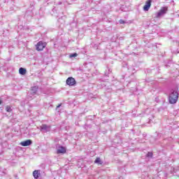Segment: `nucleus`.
I'll list each match as a JSON object with an SVG mask.
<instances>
[{"mask_svg":"<svg viewBox=\"0 0 179 179\" xmlns=\"http://www.w3.org/2000/svg\"><path fill=\"white\" fill-rule=\"evenodd\" d=\"M26 72H27L26 69H24L23 67L20 68V69H19L20 75H26Z\"/></svg>","mask_w":179,"mask_h":179,"instance_id":"12","label":"nucleus"},{"mask_svg":"<svg viewBox=\"0 0 179 179\" xmlns=\"http://www.w3.org/2000/svg\"><path fill=\"white\" fill-rule=\"evenodd\" d=\"M150 122H152L151 120H149L148 124H150Z\"/></svg>","mask_w":179,"mask_h":179,"instance_id":"21","label":"nucleus"},{"mask_svg":"<svg viewBox=\"0 0 179 179\" xmlns=\"http://www.w3.org/2000/svg\"><path fill=\"white\" fill-rule=\"evenodd\" d=\"M146 157L152 158V157H153V152H148L146 154Z\"/></svg>","mask_w":179,"mask_h":179,"instance_id":"14","label":"nucleus"},{"mask_svg":"<svg viewBox=\"0 0 179 179\" xmlns=\"http://www.w3.org/2000/svg\"><path fill=\"white\" fill-rule=\"evenodd\" d=\"M0 104H1V101H0Z\"/></svg>","mask_w":179,"mask_h":179,"instance_id":"26","label":"nucleus"},{"mask_svg":"<svg viewBox=\"0 0 179 179\" xmlns=\"http://www.w3.org/2000/svg\"><path fill=\"white\" fill-rule=\"evenodd\" d=\"M167 10H169L168 7H162L158 13H155V17L159 19V17H162V16H164L167 13Z\"/></svg>","mask_w":179,"mask_h":179,"instance_id":"2","label":"nucleus"},{"mask_svg":"<svg viewBox=\"0 0 179 179\" xmlns=\"http://www.w3.org/2000/svg\"><path fill=\"white\" fill-rule=\"evenodd\" d=\"M44 48H45V44L43 43L42 41H39L36 44V50H37V51H43V50H44Z\"/></svg>","mask_w":179,"mask_h":179,"instance_id":"6","label":"nucleus"},{"mask_svg":"<svg viewBox=\"0 0 179 179\" xmlns=\"http://www.w3.org/2000/svg\"><path fill=\"white\" fill-rule=\"evenodd\" d=\"M119 23H120V24H125V21L123 20H119Z\"/></svg>","mask_w":179,"mask_h":179,"instance_id":"17","label":"nucleus"},{"mask_svg":"<svg viewBox=\"0 0 179 179\" xmlns=\"http://www.w3.org/2000/svg\"><path fill=\"white\" fill-rule=\"evenodd\" d=\"M165 66H167V65H165Z\"/></svg>","mask_w":179,"mask_h":179,"instance_id":"25","label":"nucleus"},{"mask_svg":"<svg viewBox=\"0 0 179 179\" xmlns=\"http://www.w3.org/2000/svg\"><path fill=\"white\" fill-rule=\"evenodd\" d=\"M57 155H59L61 153L64 154V153H66V148H65V147L64 146H59L58 149L57 150Z\"/></svg>","mask_w":179,"mask_h":179,"instance_id":"8","label":"nucleus"},{"mask_svg":"<svg viewBox=\"0 0 179 179\" xmlns=\"http://www.w3.org/2000/svg\"><path fill=\"white\" fill-rule=\"evenodd\" d=\"M178 86L171 90L169 96V101L170 104H176L178 101Z\"/></svg>","mask_w":179,"mask_h":179,"instance_id":"1","label":"nucleus"},{"mask_svg":"<svg viewBox=\"0 0 179 179\" xmlns=\"http://www.w3.org/2000/svg\"><path fill=\"white\" fill-rule=\"evenodd\" d=\"M62 104H59L57 106V108H59V107H61Z\"/></svg>","mask_w":179,"mask_h":179,"instance_id":"20","label":"nucleus"},{"mask_svg":"<svg viewBox=\"0 0 179 179\" xmlns=\"http://www.w3.org/2000/svg\"><path fill=\"white\" fill-rule=\"evenodd\" d=\"M110 73H111V71H110V69H108V73L106 72V73H105V76H108V75H110Z\"/></svg>","mask_w":179,"mask_h":179,"instance_id":"18","label":"nucleus"},{"mask_svg":"<svg viewBox=\"0 0 179 179\" xmlns=\"http://www.w3.org/2000/svg\"><path fill=\"white\" fill-rule=\"evenodd\" d=\"M61 3H61V2H59V5H61Z\"/></svg>","mask_w":179,"mask_h":179,"instance_id":"24","label":"nucleus"},{"mask_svg":"<svg viewBox=\"0 0 179 179\" xmlns=\"http://www.w3.org/2000/svg\"><path fill=\"white\" fill-rule=\"evenodd\" d=\"M108 92H111V89H109V90H108Z\"/></svg>","mask_w":179,"mask_h":179,"instance_id":"23","label":"nucleus"},{"mask_svg":"<svg viewBox=\"0 0 179 179\" xmlns=\"http://www.w3.org/2000/svg\"><path fill=\"white\" fill-rule=\"evenodd\" d=\"M150 6H152V0H148L145 2V6H143V10L145 12H148V10H149V9H150Z\"/></svg>","mask_w":179,"mask_h":179,"instance_id":"5","label":"nucleus"},{"mask_svg":"<svg viewBox=\"0 0 179 179\" xmlns=\"http://www.w3.org/2000/svg\"><path fill=\"white\" fill-rule=\"evenodd\" d=\"M95 164H103V161L100 159V157H97L94 161Z\"/></svg>","mask_w":179,"mask_h":179,"instance_id":"13","label":"nucleus"},{"mask_svg":"<svg viewBox=\"0 0 179 179\" xmlns=\"http://www.w3.org/2000/svg\"><path fill=\"white\" fill-rule=\"evenodd\" d=\"M40 173H41L40 170L34 171L33 172L34 178L35 179L40 178V176L41 175Z\"/></svg>","mask_w":179,"mask_h":179,"instance_id":"10","label":"nucleus"},{"mask_svg":"<svg viewBox=\"0 0 179 179\" xmlns=\"http://www.w3.org/2000/svg\"><path fill=\"white\" fill-rule=\"evenodd\" d=\"M167 10H169L168 7H162L158 13H155V17L159 19V17H162V16H164L167 13Z\"/></svg>","mask_w":179,"mask_h":179,"instance_id":"3","label":"nucleus"},{"mask_svg":"<svg viewBox=\"0 0 179 179\" xmlns=\"http://www.w3.org/2000/svg\"><path fill=\"white\" fill-rule=\"evenodd\" d=\"M78 55V53H72L70 55V58H75Z\"/></svg>","mask_w":179,"mask_h":179,"instance_id":"16","label":"nucleus"},{"mask_svg":"<svg viewBox=\"0 0 179 179\" xmlns=\"http://www.w3.org/2000/svg\"><path fill=\"white\" fill-rule=\"evenodd\" d=\"M143 136H144V138L146 136L145 134H143Z\"/></svg>","mask_w":179,"mask_h":179,"instance_id":"22","label":"nucleus"},{"mask_svg":"<svg viewBox=\"0 0 179 179\" xmlns=\"http://www.w3.org/2000/svg\"><path fill=\"white\" fill-rule=\"evenodd\" d=\"M33 143V141L31 140H26L24 141H22L20 143L21 146H30Z\"/></svg>","mask_w":179,"mask_h":179,"instance_id":"9","label":"nucleus"},{"mask_svg":"<svg viewBox=\"0 0 179 179\" xmlns=\"http://www.w3.org/2000/svg\"><path fill=\"white\" fill-rule=\"evenodd\" d=\"M41 131H45V132H50L51 131V126L47 124H42L41 126Z\"/></svg>","mask_w":179,"mask_h":179,"instance_id":"7","label":"nucleus"},{"mask_svg":"<svg viewBox=\"0 0 179 179\" xmlns=\"http://www.w3.org/2000/svg\"><path fill=\"white\" fill-rule=\"evenodd\" d=\"M66 83L68 86H75V85H76V80L73 77H69L66 79Z\"/></svg>","mask_w":179,"mask_h":179,"instance_id":"4","label":"nucleus"},{"mask_svg":"<svg viewBox=\"0 0 179 179\" xmlns=\"http://www.w3.org/2000/svg\"><path fill=\"white\" fill-rule=\"evenodd\" d=\"M6 110L7 111V113H11L12 111V108H10V106H8L6 108Z\"/></svg>","mask_w":179,"mask_h":179,"instance_id":"15","label":"nucleus"},{"mask_svg":"<svg viewBox=\"0 0 179 179\" xmlns=\"http://www.w3.org/2000/svg\"><path fill=\"white\" fill-rule=\"evenodd\" d=\"M145 113H140L139 115H138V117H143V115H144Z\"/></svg>","mask_w":179,"mask_h":179,"instance_id":"19","label":"nucleus"},{"mask_svg":"<svg viewBox=\"0 0 179 179\" xmlns=\"http://www.w3.org/2000/svg\"><path fill=\"white\" fill-rule=\"evenodd\" d=\"M38 90V86L32 87L31 88V94H32V96H34V94H36Z\"/></svg>","mask_w":179,"mask_h":179,"instance_id":"11","label":"nucleus"}]
</instances>
